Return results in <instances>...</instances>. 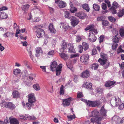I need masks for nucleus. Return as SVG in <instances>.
I'll use <instances>...</instances> for the list:
<instances>
[{"instance_id":"nucleus-1","label":"nucleus","mask_w":124,"mask_h":124,"mask_svg":"<svg viewBox=\"0 0 124 124\" xmlns=\"http://www.w3.org/2000/svg\"><path fill=\"white\" fill-rule=\"evenodd\" d=\"M101 58H100L98 61L100 64L105 69H107L110 65V63L108 60L107 55L101 53Z\"/></svg>"},{"instance_id":"nucleus-2","label":"nucleus","mask_w":124,"mask_h":124,"mask_svg":"<svg viewBox=\"0 0 124 124\" xmlns=\"http://www.w3.org/2000/svg\"><path fill=\"white\" fill-rule=\"evenodd\" d=\"M57 66V62L54 61L52 62L50 66V68L51 70L53 71L56 70V75L58 76L60 75L62 72V64L60 63L58 66Z\"/></svg>"},{"instance_id":"nucleus-3","label":"nucleus","mask_w":124,"mask_h":124,"mask_svg":"<svg viewBox=\"0 0 124 124\" xmlns=\"http://www.w3.org/2000/svg\"><path fill=\"white\" fill-rule=\"evenodd\" d=\"M37 29L36 31V36L39 38L42 37L45 35V32L41 28L43 27V26L38 25L36 26Z\"/></svg>"},{"instance_id":"nucleus-4","label":"nucleus","mask_w":124,"mask_h":124,"mask_svg":"<svg viewBox=\"0 0 124 124\" xmlns=\"http://www.w3.org/2000/svg\"><path fill=\"white\" fill-rule=\"evenodd\" d=\"M88 103L89 106L93 107H100L101 106L102 104L101 101L99 100H97L93 101H90L88 102Z\"/></svg>"},{"instance_id":"nucleus-5","label":"nucleus","mask_w":124,"mask_h":124,"mask_svg":"<svg viewBox=\"0 0 124 124\" xmlns=\"http://www.w3.org/2000/svg\"><path fill=\"white\" fill-rule=\"evenodd\" d=\"M94 27V25L91 24L88 25V26L86 27L85 29V30L86 31L89 30L90 31H93L95 34H97L98 33V32L97 31V29L95 28Z\"/></svg>"},{"instance_id":"nucleus-6","label":"nucleus","mask_w":124,"mask_h":124,"mask_svg":"<svg viewBox=\"0 0 124 124\" xmlns=\"http://www.w3.org/2000/svg\"><path fill=\"white\" fill-rule=\"evenodd\" d=\"M28 103H26L25 105L24 101H23L22 103V105L24 107H25V105L29 109H31V94H30L28 96Z\"/></svg>"},{"instance_id":"nucleus-7","label":"nucleus","mask_w":124,"mask_h":124,"mask_svg":"<svg viewBox=\"0 0 124 124\" xmlns=\"http://www.w3.org/2000/svg\"><path fill=\"white\" fill-rule=\"evenodd\" d=\"M100 117H103V120L104 119L105 117L107 116V110L105 109L104 108V106H102L100 110Z\"/></svg>"},{"instance_id":"nucleus-8","label":"nucleus","mask_w":124,"mask_h":124,"mask_svg":"<svg viewBox=\"0 0 124 124\" xmlns=\"http://www.w3.org/2000/svg\"><path fill=\"white\" fill-rule=\"evenodd\" d=\"M103 120V117H93L90 119L91 121L93 123H97V124H101V121Z\"/></svg>"},{"instance_id":"nucleus-9","label":"nucleus","mask_w":124,"mask_h":124,"mask_svg":"<svg viewBox=\"0 0 124 124\" xmlns=\"http://www.w3.org/2000/svg\"><path fill=\"white\" fill-rule=\"evenodd\" d=\"M80 61L83 63H85L88 62L89 60V56L87 54H83L80 58Z\"/></svg>"},{"instance_id":"nucleus-10","label":"nucleus","mask_w":124,"mask_h":124,"mask_svg":"<svg viewBox=\"0 0 124 124\" xmlns=\"http://www.w3.org/2000/svg\"><path fill=\"white\" fill-rule=\"evenodd\" d=\"M120 117L117 116H114L112 119V121L113 124H120Z\"/></svg>"},{"instance_id":"nucleus-11","label":"nucleus","mask_w":124,"mask_h":124,"mask_svg":"<svg viewBox=\"0 0 124 124\" xmlns=\"http://www.w3.org/2000/svg\"><path fill=\"white\" fill-rule=\"evenodd\" d=\"M72 99L71 97H70L65 99L63 100L62 104L64 106H68L70 105V102Z\"/></svg>"},{"instance_id":"nucleus-12","label":"nucleus","mask_w":124,"mask_h":124,"mask_svg":"<svg viewBox=\"0 0 124 124\" xmlns=\"http://www.w3.org/2000/svg\"><path fill=\"white\" fill-rule=\"evenodd\" d=\"M89 39L92 42H94L96 41L97 38L93 32L91 31L89 34Z\"/></svg>"},{"instance_id":"nucleus-13","label":"nucleus","mask_w":124,"mask_h":124,"mask_svg":"<svg viewBox=\"0 0 124 124\" xmlns=\"http://www.w3.org/2000/svg\"><path fill=\"white\" fill-rule=\"evenodd\" d=\"M70 20L71 21L72 25L73 26L77 25L79 22L78 19L73 16H72V17L70 18Z\"/></svg>"},{"instance_id":"nucleus-14","label":"nucleus","mask_w":124,"mask_h":124,"mask_svg":"<svg viewBox=\"0 0 124 124\" xmlns=\"http://www.w3.org/2000/svg\"><path fill=\"white\" fill-rule=\"evenodd\" d=\"M75 15L81 19H84L86 16V14L82 12H79L76 13Z\"/></svg>"},{"instance_id":"nucleus-15","label":"nucleus","mask_w":124,"mask_h":124,"mask_svg":"<svg viewBox=\"0 0 124 124\" xmlns=\"http://www.w3.org/2000/svg\"><path fill=\"white\" fill-rule=\"evenodd\" d=\"M90 75L89 71L88 70L83 71L81 74V76L83 78H88Z\"/></svg>"},{"instance_id":"nucleus-16","label":"nucleus","mask_w":124,"mask_h":124,"mask_svg":"<svg viewBox=\"0 0 124 124\" xmlns=\"http://www.w3.org/2000/svg\"><path fill=\"white\" fill-rule=\"evenodd\" d=\"M116 83V82L108 81H107L105 83V86L107 87H112Z\"/></svg>"},{"instance_id":"nucleus-17","label":"nucleus","mask_w":124,"mask_h":124,"mask_svg":"<svg viewBox=\"0 0 124 124\" xmlns=\"http://www.w3.org/2000/svg\"><path fill=\"white\" fill-rule=\"evenodd\" d=\"M92 116L95 117H100V114L98 110L97 109H95L92 111Z\"/></svg>"},{"instance_id":"nucleus-18","label":"nucleus","mask_w":124,"mask_h":124,"mask_svg":"<svg viewBox=\"0 0 124 124\" xmlns=\"http://www.w3.org/2000/svg\"><path fill=\"white\" fill-rule=\"evenodd\" d=\"M9 119L10 120V124H19V121L16 118L10 117Z\"/></svg>"},{"instance_id":"nucleus-19","label":"nucleus","mask_w":124,"mask_h":124,"mask_svg":"<svg viewBox=\"0 0 124 124\" xmlns=\"http://www.w3.org/2000/svg\"><path fill=\"white\" fill-rule=\"evenodd\" d=\"M36 55L37 57H38L39 56V54H42L43 51L41 47H38L36 48Z\"/></svg>"},{"instance_id":"nucleus-20","label":"nucleus","mask_w":124,"mask_h":124,"mask_svg":"<svg viewBox=\"0 0 124 124\" xmlns=\"http://www.w3.org/2000/svg\"><path fill=\"white\" fill-rule=\"evenodd\" d=\"M59 25L60 28L62 29H67L69 27L68 25L66 24L65 23L63 22L60 23Z\"/></svg>"},{"instance_id":"nucleus-21","label":"nucleus","mask_w":124,"mask_h":124,"mask_svg":"<svg viewBox=\"0 0 124 124\" xmlns=\"http://www.w3.org/2000/svg\"><path fill=\"white\" fill-rule=\"evenodd\" d=\"M49 29L50 31L52 33H55L56 32L55 29L54 28L52 23H50L49 27Z\"/></svg>"},{"instance_id":"nucleus-22","label":"nucleus","mask_w":124,"mask_h":124,"mask_svg":"<svg viewBox=\"0 0 124 124\" xmlns=\"http://www.w3.org/2000/svg\"><path fill=\"white\" fill-rule=\"evenodd\" d=\"M8 17V16L6 13L4 12H1L0 13V19H6Z\"/></svg>"},{"instance_id":"nucleus-23","label":"nucleus","mask_w":124,"mask_h":124,"mask_svg":"<svg viewBox=\"0 0 124 124\" xmlns=\"http://www.w3.org/2000/svg\"><path fill=\"white\" fill-rule=\"evenodd\" d=\"M12 95L14 98H18L20 96V94L17 90H14L13 91Z\"/></svg>"},{"instance_id":"nucleus-24","label":"nucleus","mask_w":124,"mask_h":124,"mask_svg":"<svg viewBox=\"0 0 124 124\" xmlns=\"http://www.w3.org/2000/svg\"><path fill=\"white\" fill-rule=\"evenodd\" d=\"M64 16L66 18H68L70 20V18L72 17V16H71L69 11H65L64 12Z\"/></svg>"},{"instance_id":"nucleus-25","label":"nucleus","mask_w":124,"mask_h":124,"mask_svg":"<svg viewBox=\"0 0 124 124\" xmlns=\"http://www.w3.org/2000/svg\"><path fill=\"white\" fill-rule=\"evenodd\" d=\"M14 33L9 31L8 32L5 33L3 35V36L5 37H12L13 36Z\"/></svg>"},{"instance_id":"nucleus-26","label":"nucleus","mask_w":124,"mask_h":124,"mask_svg":"<svg viewBox=\"0 0 124 124\" xmlns=\"http://www.w3.org/2000/svg\"><path fill=\"white\" fill-rule=\"evenodd\" d=\"M68 46H70L69 49V52L70 53H75L76 51L74 49V46L72 44H69Z\"/></svg>"},{"instance_id":"nucleus-27","label":"nucleus","mask_w":124,"mask_h":124,"mask_svg":"<svg viewBox=\"0 0 124 124\" xmlns=\"http://www.w3.org/2000/svg\"><path fill=\"white\" fill-rule=\"evenodd\" d=\"M58 4V6L61 8H63L65 7L67 5L64 2L62 1H60Z\"/></svg>"},{"instance_id":"nucleus-28","label":"nucleus","mask_w":124,"mask_h":124,"mask_svg":"<svg viewBox=\"0 0 124 124\" xmlns=\"http://www.w3.org/2000/svg\"><path fill=\"white\" fill-rule=\"evenodd\" d=\"M124 15V9H120L117 13V15L119 17H120Z\"/></svg>"},{"instance_id":"nucleus-29","label":"nucleus","mask_w":124,"mask_h":124,"mask_svg":"<svg viewBox=\"0 0 124 124\" xmlns=\"http://www.w3.org/2000/svg\"><path fill=\"white\" fill-rule=\"evenodd\" d=\"M99 65L97 63H94L91 65L90 67L92 69L96 70L99 67Z\"/></svg>"},{"instance_id":"nucleus-30","label":"nucleus","mask_w":124,"mask_h":124,"mask_svg":"<svg viewBox=\"0 0 124 124\" xmlns=\"http://www.w3.org/2000/svg\"><path fill=\"white\" fill-rule=\"evenodd\" d=\"M59 55L62 58L65 60H66L68 57V55L65 53H59Z\"/></svg>"},{"instance_id":"nucleus-31","label":"nucleus","mask_w":124,"mask_h":124,"mask_svg":"<svg viewBox=\"0 0 124 124\" xmlns=\"http://www.w3.org/2000/svg\"><path fill=\"white\" fill-rule=\"evenodd\" d=\"M30 7V5L28 4H27L23 5L22 7V9L23 10V11L24 12H26L28 10L29 8Z\"/></svg>"},{"instance_id":"nucleus-32","label":"nucleus","mask_w":124,"mask_h":124,"mask_svg":"<svg viewBox=\"0 0 124 124\" xmlns=\"http://www.w3.org/2000/svg\"><path fill=\"white\" fill-rule=\"evenodd\" d=\"M7 108L13 110L15 108V105L12 103L10 102H8Z\"/></svg>"},{"instance_id":"nucleus-33","label":"nucleus","mask_w":124,"mask_h":124,"mask_svg":"<svg viewBox=\"0 0 124 124\" xmlns=\"http://www.w3.org/2000/svg\"><path fill=\"white\" fill-rule=\"evenodd\" d=\"M36 100L34 93H31V107L34 105V103Z\"/></svg>"},{"instance_id":"nucleus-34","label":"nucleus","mask_w":124,"mask_h":124,"mask_svg":"<svg viewBox=\"0 0 124 124\" xmlns=\"http://www.w3.org/2000/svg\"><path fill=\"white\" fill-rule=\"evenodd\" d=\"M33 88L36 91H39L40 89V87L38 84H34L33 85Z\"/></svg>"},{"instance_id":"nucleus-35","label":"nucleus","mask_w":124,"mask_h":124,"mask_svg":"<svg viewBox=\"0 0 124 124\" xmlns=\"http://www.w3.org/2000/svg\"><path fill=\"white\" fill-rule=\"evenodd\" d=\"M82 7L87 12H89L90 8L88 5L87 4H84L82 5Z\"/></svg>"},{"instance_id":"nucleus-36","label":"nucleus","mask_w":124,"mask_h":124,"mask_svg":"<svg viewBox=\"0 0 124 124\" xmlns=\"http://www.w3.org/2000/svg\"><path fill=\"white\" fill-rule=\"evenodd\" d=\"M102 24L103 26L105 27L108 26L109 25V22L106 20H103L102 21Z\"/></svg>"},{"instance_id":"nucleus-37","label":"nucleus","mask_w":124,"mask_h":124,"mask_svg":"<svg viewBox=\"0 0 124 124\" xmlns=\"http://www.w3.org/2000/svg\"><path fill=\"white\" fill-rule=\"evenodd\" d=\"M119 40V38L116 36L113 37L112 41L113 43H118Z\"/></svg>"},{"instance_id":"nucleus-38","label":"nucleus","mask_w":124,"mask_h":124,"mask_svg":"<svg viewBox=\"0 0 124 124\" xmlns=\"http://www.w3.org/2000/svg\"><path fill=\"white\" fill-rule=\"evenodd\" d=\"M93 8L95 11H99L100 10L99 6L97 4H94L93 5Z\"/></svg>"},{"instance_id":"nucleus-39","label":"nucleus","mask_w":124,"mask_h":124,"mask_svg":"<svg viewBox=\"0 0 124 124\" xmlns=\"http://www.w3.org/2000/svg\"><path fill=\"white\" fill-rule=\"evenodd\" d=\"M82 45L84 48V49L85 51L86 50L89 48V45L88 44L84 42L82 43Z\"/></svg>"},{"instance_id":"nucleus-40","label":"nucleus","mask_w":124,"mask_h":124,"mask_svg":"<svg viewBox=\"0 0 124 124\" xmlns=\"http://www.w3.org/2000/svg\"><path fill=\"white\" fill-rule=\"evenodd\" d=\"M14 74L16 75L20 74L21 73V70L19 69H15L13 71Z\"/></svg>"},{"instance_id":"nucleus-41","label":"nucleus","mask_w":124,"mask_h":124,"mask_svg":"<svg viewBox=\"0 0 124 124\" xmlns=\"http://www.w3.org/2000/svg\"><path fill=\"white\" fill-rule=\"evenodd\" d=\"M32 10H33L34 13L36 14L39 13L40 12L39 9L36 6L34 7V8H33L32 9Z\"/></svg>"},{"instance_id":"nucleus-42","label":"nucleus","mask_w":124,"mask_h":124,"mask_svg":"<svg viewBox=\"0 0 124 124\" xmlns=\"http://www.w3.org/2000/svg\"><path fill=\"white\" fill-rule=\"evenodd\" d=\"M67 43L64 41L62 42V45L61 48L63 50H65L67 47Z\"/></svg>"},{"instance_id":"nucleus-43","label":"nucleus","mask_w":124,"mask_h":124,"mask_svg":"<svg viewBox=\"0 0 124 124\" xmlns=\"http://www.w3.org/2000/svg\"><path fill=\"white\" fill-rule=\"evenodd\" d=\"M85 84L86 85V87L87 89H92V84L91 83H89L87 82H85Z\"/></svg>"},{"instance_id":"nucleus-44","label":"nucleus","mask_w":124,"mask_h":124,"mask_svg":"<svg viewBox=\"0 0 124 124\" xmlns=\"http://www.w3.org/2000/svg\"><path fill=\"white\" fill-rule=\"evenodd\" d=\"M108 18L109 21L113 22H115L116 21V19L112 16H109L108 17Z\"/></svg>"},{"instance_id":"nucleus-45","label":"nucleus","mask_w":124,"mask_h":124,"mask_svg":"<svg viewBox=\"0 0 124 124\" xmlns=\"http://www.w3.org/2000/svg\"><path fill=\"white\" fill-rule=\"evenodd\" d=\"M27 50L29 54L30 57L31 58V46L30 45L28 46Z\"/></svg>"},{"instance_id":"nucleus-46","label":"nucleus","mask_w":124,"mask_h":124,"mask_svg":"<svg viewBox=\"0 0 124 124\" xmlns=\"http://www.w3.org/2000/svg\"><path fill=\"white\" fill-rule=\"evenodd\" d=\"M111 12L113 14H115L116 13V11L115 7L114 6H112L110 8Z\"/></svg>"},{"instance_id":"nucleus-47","label":"nucleus","mask_w":124,"mask_h":124,"mask_svg":"<svg viewBox=\"0 0 124 124\" xmlns=\"http://www.w3.org/2000/svg\"><path fill=\"white\" fill-rule=\"evenodd\" d=\"M77 10V9L76 8L74 7H71V8L70 9V12L72 13H74Z\"/></svg>"},{"instance_id":"nucleus-48","label":"nucleus","mask_w":124,"mask_h":124,"mask_svg":"<svg viewBox=\"0 0 124 124\" xmlns=\"http://www.w3.org/2000/svg\"><path fill=\"white\" fill-rule=\"evenodd\" d=\"M64 86L63 85H61L60 90V95H63L64 94Z\"/></svg>"},{"instance_id":"nucleus-49","label":"nucleus","mask_w":124,"mask_h":124,"mask_svg":"<svg viewBox=\"0 0 124 124\" xmlns=\"http://www.w3.org/2000/svg\"><path fill=\"white\" fill-rule=\"evenodd\" d=\"M124 52V50H123L121 46H120L118 48V49L117 51V54H119L120 53H122Z\"/></svg>"},{"instance_id":"nucleus-50","label":"nucleus","mask_w":124,"mask_h":124,"mask_svg":"<svg viewBox=\"0 0 124 124\" xmlns=\"http://www.w3.org/2000/svg\"><path fill=\"white\" fill-rule=\"evenodd\" d=\"M84 97V95L82 92H78L77 93V97L81 98Z\"/></svg>"},{"instance_id":"nucleus-51","label":"nucleus","mask_w":124,"mask_h":124,"mask_svg":"<svg viewBox=\"0 0 124 124\" xmlns=\"http://www.w3.org/2000/svg\"><path fill=\"white\" fill-rule=\"evenodd\" d=\"M118 46L117 43H113L112 46V49L113 50H115Z\"/></svg>"},{"instance_id":"nucleus-52","label":"nucleus","mask_w":124,"mask_h":124,"mask_svg":"<svg viewBox=\"0 0 124 124\" xmlns=\"http://www.w3.org/2000/svg\"><path fill=\"white\" fill-rule=\"evenodd\" d=\"M104 19V16H99L97 17V20L98 21H103Z\"/></svg>"},{"instance_id":"nucleus-53","label":"nucleus","mask_w":124,"mask_h":124,"mask_svg":"<svg viewBox=\"0 0 124 124\" xmlns=\"http://www.w3.org/2000/svg\"><path fill=\"white\" fill-rule=\"evenodd\" d=\"M120 34L121 37L124 36V29H121L120 31Z\"/></svg>"},{"instance_id":"nucleus-54","label":"nucleus","mask_w":124,"mask_h":124,"mask_svg":"<svg viewBox=\"0 0 124 124\" xmlns=\"http://www.w3.org/2000/svg\"><path fill=\"white\" fill-rule=\"evenodd\" d=\"M78 47L79 52L80 53H82L83 51V47L81 45H80L78 46Z\"/></svg>"},{"instance_id":"nucleus-55","label":"nucleus","mask_w":124,"mask_h":124,"mask_svg":"<svg viewBox=\"0 0 124 124\" xmlns=\"http://www.w3.org/2000/svg\"><path fill=\"white\" fill-rule=\"evenodd\" d=\"M104 37L103 36H101L99 37V42L100 43L102 42Z\"/></svg>"},{"instance_id":"nucleus-56","label":"nucleus","mask_w":124,"mask_h":124,"mask_svg":"<svg viewBox=\"0 0 124 124\" xmlns=\"http://www.w3.org/2000/svg\"><path fill=\"white\" fill-rule=\"evenodd\" d=\"M54 54V51L53 50H51L49 51L48 53V54L49 55H53Z\"/></svg>"},{"instance_id":"nucleus-57","label":"nucleus","mask_w":124,"mask_h":124,"mask_svg":"<svg viewBox=\"0 0 124 124\" xmlns=\"http://www.w3.org/2000/svg\"><path fill=\"white\" fill-rule=\"evenodd\" d=\"M81 38L80 36H77V38L76 40V41L77 42H79L80 41H81Z\"/></svg>"},{"instance_id":"nucleus-58","label":"nucleus","mask_w":124,"mask_h":124,"mask_svg":"<svg viewBox=\"0 0 124 124\" xmlns=\"http://www.w3.org/2000/svg\"><path fill=\"white\" fill-rule=\"evenodd\" d=\"M8 102H3L1 106L3 107L7 108Z\"/></svg>"},{"instance_id":"nucleus-59","label":"nucleus","mask_w":124,"mask_h":124,"mask_svg":"<svg viewBox=\"0 0 124 124\" xmlns=\"http://www.w3.org/2000/svg\"><path fill=\"white\" fill-rule=\"evenodd\" d=\"M67 117L70 120H72L73 119H74L75 118V116L74 115L68 116Z\"/></svg>"},{"instance_id":"nucleus-60","label":"nucleus","mask_w":124,"mask_h":124,"mask_svg":"<svg viewBox=\"0 0 124 124\" xmlns=\"http://www.w3.org/2000/svg\"><path fill=\"white\" fill-rule=\"evenodd\" d=\"M79 55L78 54H71L70 55V58H73L74 57H78Z\"/></svg>"},{"instance_id":"nucleus-61","label":"nucleus","mask_w":124,"mask_h":124,"mask_svg":"<svg viewBox=\"0 0 124 124\" xmlns=\"http://www.w3.org/2000/svg\"><path fill=\"white\" fill-rule=\"evenodd\" d=\"M105 2L108 5V7L109 8L111 7V5L110 4L109 1L108 0H105Z\"/></svg>"},{"instance_id":"nucleus-62","label":"nucleus","mask_w":124,"mask_h":124,"mask_svg":"<svg viewBox=\"0 0 124 124\" xmlns=\"http://www.w3.org/2000/svg\"><path fill=\"white\" fill-rule=\"evenodd\" d=\"M96 91L97 93L101 92L102 91V89L100 87H98L96 89Z\"/></svg>"},{"instance_id":"nucleus-63","label":"nucleus","mask_w":124,"mask_h":124,"mask_svg":"<svg viewBox=\"0 0 124 124\" xmlns=\"http://www.w3.org/2000/svg\"><path fill=\"white\" fill-rule=\"evenodd\" d=\"M46 66H40V68L41 69L42 71L44 72H46Z\"/></svg>"},{"instance_id":"nucleus-64","label":"nucleus","mask_w":124,"mask_h":124,"mask_svg":"<svg viewBox=\"0 0 124 124\" xmlns=\"http://www.w3.org/2000/svg\"><path fill=\"white\" fill-rule=\"evenodd\" d=\"M124 108V103H123L122 104L120 105L119 107V108L120 110L123 109Z\"/></svg>"}]
</instances>
